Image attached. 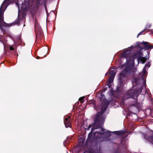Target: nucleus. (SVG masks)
I'll return each instance as SVG.
<instances>
[{
  "label": "nucleus",
  "mask_w": 153,
  "mask_h": 153,
  "mask_svg": "<svg viewBox=\"0 0 153 153\" xmlns=\"http://www.w3.org/2000/svg\"><path fill=\"white\" fill-rule=\"evenodd\" d=\"M100 95L99 97L100 100V102H101V103H102L100 105L101 107V111L97 112L95 116L94 123L93 124V127L91 128V131L88 135V138H91L92 136L93 131L95 130L100 128L103 125L104 122V118L101 115L105 112L108 105L109 102L108 101H106L104 103H102V101L105 100V96L101 94H100Z\"/></svg>",
  "instance_id": "1"
},
{
  "label": "nucleus",
  "mask_w": 153,
  "mask_h": 153,
  "mask_svg": "<svg viewBox=\"0 0 153 153\" xmlns=\"http://www.w3.org/2000/svg\"><path fill=\"white\" fill-rule=\"evenodd\" d=\"M146 73V68H144L143 70L142 76L141 78H135L134 82L136 85H139L140 88L134 90H129L126 93L124 96V98L127 99L128 98H137L138 95L141 93L143 89V87L146 88V79L143 77Z\"/></svg>",
  "instance_id": "2"
},
{
  "label": "nucleus",
  "mask_w": 153,
  "mask_h": 153,
  "mask_svg": "<svg viewBox=\"0 0 153 153\" xmlns=\"http://www.w3.org/2000/svg\"><path fill=\"white\" fill-rule=\"evenodd\" d=\"M134 70L132 66L130 65L127 66L120 73L119 77V82L120 85L125 82L124 79L126 77V74H130L131 73H133Z\"/></svg>",
  "instance_id": "3"
},
{
  "label": "nucleus",
  "mask_w": 153,
  "mask_h": 153,
  "mask_svg": "<svg viewBox=\"0 0 153 153\" xmlns=\"http://www.w3.org/2000/svg\"><path fill=\"white\" fill-rule=\"evenodd\" d=\"M34 27L36 35V40H41L42 38L43 33L41 27L36 21L35 22Z\"/></svg>",
  "instance_id": "4"
},
{
  "label": "nucleus",
  "mask_w": 153,
  "mask_h": 153,
  "mask_svg": "<svg viewBox=\"0 0 153 153\" xmlns=\"http://www.w3.org/2000/svg\"><path fill=\"white\" fill-rule=\"evenodd\" d=\"M137 43L139 44H141L143 46L146 50L153 48V45L149 44L148 42H143L142 43L137 42Z\"/></svg>",
  "instance_id": "5"
},
{
  "label": "nucleus",
  "mask_w": 153,
  "mask_h": 153,
  "mask_svg": "<svg viewBox=\"0 0 153 153\" xmlns=\"http://www.w3.org/2000/svg\"><path fill=\"white\" fill-rule=\"evenodd\" d=\"M3 5V3H2L0 7V22L4 20V13L5 10H2Z\"/></svg>",
  "instance_id": "6"
},
{
  "label": "nucleus",
  "mask_w": 153,
  "mask_h": 153,
  "mask_svg": "<svg viewBox=\"0 0 153 153\" xmlns=\"http://www.w3.org/2000/svg\"><path fill=\"white\" fill-rule=\"evenodd\" d=\"M64 123L66 128L71 127V122L70 118H65L64 120Z\"/></svg>",
  "instance_id": "7"
},
{
  "label": "nucleus",
  "mask_w": 153,
  "mask_h": 153,
  "mask_svg": "<svg viewBox=\"0 0 153 153\" xmlns=\"http://www.w3.org/2000/svg\"><path fill=\"white\" fill-rule=\"evenodd\" d=\"M97 134L99 135H102V134H105L107 136L109 137L111 136V132L109 131H105L103 132H101L98 131H95L94 134V135H95L96 134Z\"/></svg>",
  "instance_id": "8"
},
{
  "label": "nucleus",
  "mask_w": 153,
  "mask_h": 153,
  "mask_svg": "<svg viewBox=\"0 0 153 153\" xmlns=\"http://www.w3.org/2000/svg\"><path fill=\"white\" fill-rule=\"evenodd\" d=\"M130 54V51H128L127 50H124L122 53L121 54L122 57L127 58Z\"/></svg>",
  "instance_id": "9"
},
{
  "label": "nucleus",
  "mask_w": 153,
  "mask_h": 153,
  "mask_svg": "<svg viewBox=\"0 0 153 153\" xmlns=\"http://www.w3.org/2000/svg\"><path fill=\"white\" fill-rule=\"evenodd\" d=\"M114 133L116 135H122L124 134L126 132L124 131H116L114 132Z\"/></svg>",
  "instance_id": "10"
},
{
  "label": "nucleus",
  "mask_w": 153,
  "mask_h": 153,
  "mask_svg": "<svg viewBox=\"0 0 153 153\" xmlns=\"http://www.w3.org/2000/svg\"><path fill=\"white\" fill-rule=\"evenodd\" d=\"M146 60V57H145L140 56L139 57L137 58V60L138 61H141L142 63L143 64L145 62Z\"/></svg>",
  "instance_id": "11"
},
{
  "label": "nucleus",
  "mask_w": 153,
  "mask_h": 153,
  "mask_svg": "<svg viewBox=\"0 0 153 153\" xmlns=\"http://www.w3.org/2000/svg\"><path fill=\"white\" fill-rule=\"evenodd\" d=\"M3 26L5 27H7L9 26L8 24L7 23H6L4 21V20L3 21H1L0 22V28H1V26Z\"/></svg>",
  "instance_id": "12"
},
{
  "label": "nucleus",
  "mask_w": 153,
  "mask_h": 153,
  "mask_svg": "<svg viewBox=\"0 0 153 153\" xmlns=\"http://www.w3.org/2000/svg\"><path fill=\"white\" fill-rule=\"evenodd\" d=\"M115 76L111 75L109 77V80L108 81L109 83H111L113 80Z\"/></svg>",
  "instance_id": "13"
},
{
  "label": "nucleus",
  "mask_w": 153,
  "mask_h": 153,
  "mask_svg": "<svg viewBox=\"0 0 153 153\" xmlns=\"http://www.w3.org/2000/svg\"><path fill=\"white\" fill-rule=\"evenodd\" d=\"M149 139L150 142L153 144V134L152 136L149 137Z\"/></svg>",
  "instance_id": "14"
},
{
  "label": "nucleus",
  "mask_w": 153,
  "mask_h": 153,
  "mask_svg": "<svg viewBox=\"0 0 153 153\" xmlns=\"http://www.w3.org/2000/svg\"><path fill=\"white\" fill-rule=\"evenodd\" d=\"M93 104L94 105H95V101L94 100H90L88 102V104Z\"/></svg>",
  "instance_id": "15"
},
{
  "label": "nucleus",
  "mask_w": 153,
  "mask_h": 153,
  "mask_svg": "<svg viewBox=\"0 0 153 153\" xmlns=\"http://www.w3.org/2000/svg\"><path fill=\"white\" fill-rule=\"evenodd\" d=\"M11 0H4L2 3H3V4H6V5L5 6H7V3L10 1Z\"/></svg>",
  "instance_id": "16"
},
{
  "label": "nucleus",
  "mask_w": 153,
  "mask_h": 153,
  "mask_svg": "<svg viewBox=\"0 0 153 153\" xmlns=\"http://www.w3.org/2000/svg\"><path fill=\"white\" fill-rule=\"evenodd\" d=\"M110 74H111V76H115V74H116V72L114 71V70H111L110 72Z\"/></svg>",
  "instance_id": "17"
},
{
  "label": "nucleus",
  "mask_w": 153,
  "mask_h": 153,
  "mask_svg": "<svg viewBox=\"0 0 153 153\" xmlns=\"http://www.w3.org/2000/svg\"><path fill=\"white\" fill-rule=\"evenodd\" d=\"M146 30V29H144L141 32L139 33L137 35V37H138V36L142 34L143 33L145 32V31Z\"/></svg>",
  "instance_id": "18"
},
{
  "label": "nucleus",
  "mask_w": 153,
  "mask_h": 153,
  "mask_svg": "<svg viewBox=\"0 0 153 153\" xmlns=\"http://www.w3.org/2000/svg\"><path fill=\"white\" fill-rule=\"evenodd\" d=\"M151 26V25L150 24H148L146 25L145 28L144 29H146V30L148 28H150Z\"/></svg>",
  "instance_id": "19"
},
{
  "label": "nucleus",
  "mask_w": 153,
  "mask_h": 153,
  "mask_svg": "<svg viewBox=\"0 0 153 153\" xmlns=\"http://www.w3.org/2000/svg\"><path fill=\"white\" fill-rule=\"evenodd\" d=\"M150 66V64L149 62H148L146 64L144 68H146L147 67L149 68Z\"/></svg>",
  "instance_id": "20"
},
{
  "label": "nucleus",
  "mask_w": 153,
  "mask_h": 153,
  "mask_svg": "<svg viewBox=\"0 0 153 153\" xmlns=\"http://www.w3.org/2000/svg\"><path fill=\"white\" fill-rule=\"evenodd\" d=\"M92 126L93 127V124L92 125H89L88 126V128H86V130L88 131L89 128H90Z\"/></svg>",
  "instance_id": "21"
},
{
  "label": "nucleus",
  "mask_w": 153,
  "mask_h": 153,
  "mask_svg": "<svg viewBox=\"0 0 153 153\" xmlns=\"http://www.w3.org/2000/svg\"><path fill=\"white\" fill-rule=\"evenodd\" d=\"M69 139V137H68L67 138L66 140H65L64 141V143H67V142H69V140H68Z\"/></svg>",
  "instance_id": "22"
},
{
  "label": "nucleus",
  "mask_w": 153,
  "mask_h": 153,
  "mask_svg": "<svg viewBox=\"0 0 153 153\" xmlns=\"http://www.w3.org/2000/svg\"><path fill=\"white\" fill-rule=\"evenodd\" d=\"M84 97H81L79 99V100L80 101H83L84 99Z\"/></svg>",
  "instance_id": "23"
},
{
  "label": "nucleus",
  "mask_w": 153,
  "mask_h": 153,
  "mask_svg": "<svg viewBox=\"0 0 153 153\" xmlns=\"http://www.w3.org/2000/svg\"><path fill=\"white\" fill-rule=\"evenodd\" d=\"M1 30L4 32L3 34L5 33V30H4V28H3L2 26H1V28H0Z\"/></svg>",
  "instance_id": "24"
},
{
  "label": "nucleus",
  "mask_w": 153,
  "mask_h": 153,
  "mask_svg": "<svg viewBox=\"0 0 153 153\" xmlns=\"http://www.w3.org/2000/svg\"><path fill=\"white\" fill-rule=\"evenodd\" d=\"M16 23L18 24H19L20 22V20L19 19H17V20H16Z\"/></svg>",
  "instance_id": "25"
},
{
  "label": "nucleus",
  "mask_w": 153,
  "mask_h": 153,
  "mask_svg": "<svg viewBox=\"0 0 153 153\" xmlns=\"http://www.w3.org/2000/svg\"><path fill=\"white\" fill-rule=\"evenodd\" d=\"M10 49L11 51H13L14 50V48L13 46H10Z\"/></svg>",
  "instance_id": "26"
},
{
  "label": "nucleus",
  "mask_w": 153,
  "mask_h": 153,
  "mask_svg": "<svg viewBox=\"0 0 153 153\" xmlns=\"http://www.w3.org/2000/svg\"><path fill=\"white\" fill-rule=\"evenodd\" d=\"M117 92H119L120 91V87H117Z\"/></svg>",
  "instance_id": "27"
},
{
  "label": "nucleus",
  "mask_w": 153,
  "mask_h": 153,
  "mask_svg": "<svg viewBox=\"0 0 153 153\" xmlns=\"http://www.w3.org/2000/svg\"><path fill=\"white\" fill-rule=\"evenodd\" d=\"M45 56V55L42 56V57H40V56H37V57H36V58L37 59H39L40 58H42V57L44 56Z\"/></svg>",
  "instance_id": "28"
},
{
  "label": "nucleus",
  "mask_w": 153,
  "mask_h": 153,
  "mask_svg": "<svg viewBox=\"0 0 153 153\" xmlns=\"http://www.w3.org/2000/svg\"><path fill=\"white\" fill-rule=\"evenodd\" d=\"M137 46L140 48V50H142L143 49V48L142 47H141L140 45H138Z\"/></svg>",
  "instance_id": "29"
},
{
  "label": "nucleus",
  "mask_w": 153,
  "mask_h": 153,
  "mask_svg": "<svg viewBox=\"0 0 153 153\" xmlns=\"http://www.w3.org/2000/svg\"><path fill=\"white\" fill-rule=\"evenodd\" d=\"M115 153H121L120 152L119 150H117L115 152Z\"/></svg>",
  "instance_id": "30"
},
{
  "label": "nucleus",
  "mask_w": 153,
  "mask_h": 153,
  "mask_svg": "<svg viewBox=\"0 0 153 153\" xmlns=\"http://www.w3.org/2000/svg\"><path fill=\"white\" fill-rule=\"evenodd\" d=\"M101 131H105V129L104 128H102L101 130Z\"/></svg>",
  "instance_id": "31"
},
{
  "label": "nucleus",
  "mask_w": 153,
  "mask_h": 153,
  "mask_svg": "<svg viewBox=\"0 0 153 153\" xmlns=\"http://www.w3.org/2000/svg\"><path fill=\"white\" fill-rule=\"evenodd\" d=\"M0 37L1 38V39H2V37H3V35H0Z\"/></svg>",
  "instance_id": "32"
},
{
  "label": "nucleus",
  "mask_w": 153,
  "mask_h": 153,
  "mask_svg": "<svg viewBox=\"0 0 153 153\" xmlns=\"http://www.w3.org/2000/svg\"><path fill=\"white\" fill-rule=\"evenodd\" d=\"M150 31L151 32V33H153V29H151Z\"/></svg>",
  "instance_id": "33"
},
{
  "label": "nucleus",
  "mask_w": 153,
  "mask_h": 153,
  "mask_svg": "<svg viewBox=\"0 0 153 153\" xmlns=\"http://www.w3.org/2000/svg\"><path fill=\"white\" fill-rule=\"evenodd\" d=\"M151 29H149L148 30H147V32H150L151 31Z\"/></svg>",
  "instance_id": "34"
},
{
  "label": "nucleus",
  "mask_w": 153,
  "mask_h": 153,
  "mask_svg": "<svg viewBox=\"0 0 153 153\" xmlns=\"http://www.w3.org/2000/svg\"><path fill=\"white\" fill-rule=\"evenodd\" d=\"M16 4L17 5H18V6L19 7V4H18V3H16Z\"/></svg>",
  "instance_id": "35"
},
{
  "label": "nucleus",
  "mask_w": 153,
  "mask_h": 153,
  "mask_svg": "<svg viewBox=\"0 0 153 153\" xmlns=\"http://www.w3.org/2000/svg\"><path fill=\"white\" fill-rule=\"evenodd\" d=\"M147 53H148V54H149V52L147 51Z\"/></svg>",
  "instance_id": "36"
},
{
  "label": "nucleus",
  "mask_w": 153,
  "mask_h": 153,
  "mask_svg": "<svg viewBox=\"0 0 153 153\" xmlns=\"http://www.w3.org/2000/svg\"><path fill=\"white\" fill-rule=\"evenodd\" d=\"M90 153H93V152H90Z\"/></svg>",
  "instance_id": "37"
},
{
  "label": "nucleus",
  "mask_w": 153,
  "mask_h": 153,
  "mask_svg": "<svg viewBox=\"0 0 153 153\" xmlns=\"http://www.w3.org/2000/svg\"><path fill=\"white\" fill-rule=\"evenodd\" d=\"M95 109H96L97 110V109L96 108H95Z\"/></svg>",
  "instance_id": "38"
},
{
  "label": "nucleus",
  "mask_w": 153,
  "mask_h": 153,
  "mask_svg": "<svg viewBox=\"0 0 153 153\" xmlns=\"http://www.w3.org/2000/svg\"><path fill=\"white\" fill-rule=\"evenodd\" d=\"M126 61H127V59H126Z\"/></svg>",
  "instance_id": "39"
}]
</instances>
